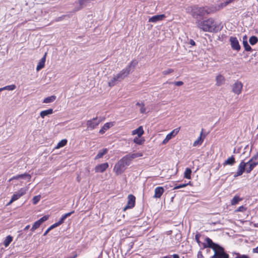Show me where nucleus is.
Masks as SVG:
<instances>
[{
	"label": "nucleus",
	"instance_id": "obj_28",
	"mask_svg": "<svg viewBox=\"0 0 258 258\" xmlns=\"http://www.w3.org/2000/svg\"><path fill=\"white\" fill-rule=\"evenodd\" d=\"M74 212H75L74 211H72L71 212H69V213H66V214L63 215L61 216V217L60 218V219H59V220L58 221V222L60 224V225L64 222V220L66 219L67 218L70 216L72 214L74 213Z\"/></svg>",
	"mask_w": 258,
	"mask_h": 258
},
{
	"label": "nucleus",
	"instance_id": "obj_15",
	"mask_svg": "<svg viewBox=\"0 0 258 258\" xmlns=\"http://www.w3.org/2000/svg\"><path fill=\"white\" fill-rule=\"evenodd\" d=\"M179 131V128H177L173 130L170 133L167 135L165 138L162 142V144H166L172 137L175 136Z\"/></svg>",
	"mask_w": 258,
	"mask_h": 258
},
{
	"label": "nucleus",
	"instance_id": "obj_32",
	"mask_svg": "<svg viewBox=\"0 0 258 258\" xmlns=\"http://www.w3.org/2000/svg\"><path fill=\"white\" fill-rule=\"evenodd\" d=\"M191 170L189 168H186L184 173V178L186 179H190L191 178Z\"/></svg>",
	"mask_w": 258,
	"mask_h": 258
},
{
	"label": "nucleus",
	"instance_id": "obj_63",
	"mask_svg": "<svg viewBox=\"0 0 258 258\" xmlns=\"http://www.w3.org/2000/svg\"><path fill=\"white\" fill-rule=\"evenodd\" d=\"M14 201H12V199H11V200L10 201V202L7 204V206H9L12 203H13Z\"/></svg>",
	"mask_w": 258,
	"mask_h": 258
},
{
	"label": "nucleus",
	"instance_id": "obj_11",
	"mask_svg": "<svg viewBox=\"0 0 258 258\" xmlns=\"http://www.w3.org/2000/svg\"><path fill=\"white\" fill-rule=\"evenodd\" d=\"M231 48L237 51L240 49V45H239L237 38L235 37H230L229 39Z\"/></svg>",
	"mask_w": 258,
	"mask_h": 258
},
{
	"label": "nucleus",
	"instance_id": "obj_30",
	"mask_svg": "<svg viewBox=\"0 0 258 258\" xmlns=\"http://www.w3.org/2000/svg\"><path fill=\"white\" fill-rule=\"evenodd\" d=\"M13 240V237L11 235L7 236L4 241V245L5 247L8 246Z\"/></svg>",
	"mask_w": 258,
	"mask_h": 258
},
{
	"label": "nucleus",
	"instance_id": "obj_10",
	"mask_svg": "<svg viewBox=\"0 0 258 258\" xmlns=\"http://www.w3.org/2000/svg\"><path fill=\"white\" fill-rule=\"evenodd\" d=\"M28 188L26 187L21 188L20 190H19L17 192H16L12 197V201H15L18 200L20 197L24 195L26 191H27Z\"/></svg>",
	"mask_w": 258,
	"mask_h": 258
},
{
	"label": "nucleus",
	"instance_id": "obj_6",
	"mask_svg": "<svg viewBox=\"0 0 258 258\" xmlns=\"http://www.w3.org/2000/svg\"><path fill=\"white\" fill-rule=\"evenodd\" d=\"M132 70H130V67H126L125 68L122 70L118 74L115 75L117 79L120 82L127 77L131 73Z\"/></svg>",
	"mask_w": 258,
	"mask_h": 258
},
{
	"label": "nucleus",
	"instance_id": "obj_18",
	"mask_svg": "<svg viewBox=\"0 0 258 258\" xmlns=\"http://www.w3.org/2000/svg\"><path fill=\"white\" fill-rule=\"evenodd\" d=\"M164 192V189L162 186H158L155 189V194L153 196L154 198H160Z\"/></svg>",
	"mask_w": 258,
	"mask_h": 258
},
{
	"label": "nucleus",
	"instance_id": "obj_42",
	"mask_svg": "<svg viewBox=\"0 0 258 258\" xmlns=\"http://www.w3.org/2000/svg\"><path fill=\"white\" fill-rule=\"evenodd\" d=\"M41 196L40 195L34 196L33 198V203L34 205L37 204L40 200Z\"/></svg>",
	"mask_w": 258,
	"mask_h": 258
},
{
	"label": "nucleus",
	"instance_id": "obj_16",
	"mask_svg": "<svg viewBox=\"0 0 258 258\" xmlns=\"http://www.w3.org/2000/svg\"><path fill=\"white\" fill-rule=\"evenodd\" d=\"M108 163L107 162L98 164L95 167V171L96 172L102 173L108 168Z\"/></svg>",
	"mask_w": 258,
	"mask_h": 258
},
{
	"label": "nucleus",
	"instance_id": "obj_34",
	"mask_svg": "<svg viewBox=\"0 0 258 258\" xmlns=\"http://www.w3.org/2000/svg\"><path fill=\"white\" fill-rule=\"evenodd\" d=\"M88 2V0H79V7L76 9V11H78L86 6V4Z\"/></svg>",
	"mask_w": 258,
	"mask_h": 258
},
{
	"label": "nucleus",
	"instance_id": "obj_19",
	"mask_svg": "<svg viewBox=\"0 0 258 258\" xmlns=\"http://www.w3.org/2000/svg\"><path fill=\"white\" fill-rule=\"evenodd\" d=\"M46 53H45L44 56L40 59L39 60L37 67H36V70L37 71H39L41 69H42L43 68H44L45 65V62L46 60Z\"/></svg>",
	"mask_w": 258,
	"mask_h": 258
},
{
	"label": "nucleus",
	"instance_id": "obj_22",
	"mask_svg": "<svg viewBox=\"0 0 258 258\" xmlns=\"http://www.w3.org/2000/svg\"><path fill=\"white\" fill-rule=\"evenodd\" d=\"M144 130L142 126H139L137 129L132 131V135H137L139 137H141L144 134Z\"/></svg>",
	"mask_w": 258,
	"mask_h": 258
},
{
	"label": "nucleus",
	"instance_id": "obj_62",
	"mask_svg": "<svg viewBox=\"0 0 258 258\" xmlns=\"http://www.w3.org/2000/svg\"><path fill=\"white\" fill-rule=\"evenodd\" d=\"M173 258H179V256L177 254H174L172 255Z\"/></svg>",
	"mask_w": 258,
	"mask_h": 258
},
{
	"label": "nucleus",
	"instance_id": "obj_3",
	"mask_svg": "<svg viewBox=\"0 0 258 258\" xmlns=\"http://www.w3.org/2000/svg\"><path fill=\"white\" fill-rule=\"evenodd\" d=\"M197 23L198 27L205 32H217L220 30L217 24L212 18Z\"/></svg>",
	"mask_w": 258,
	"mask_h": 258
},
{
	"label": "nucleus",
	"instance_id": "obj_53",
	"mask_svg": "<svg viewBox=\"0 0 258 258\" xmlns=\"http://www.w3.org/2000/svg\"><path fill=\"white\" fill-rule=\"evenodd\" d=\"M230 4V2L228 0L226 1L224 3H222L221 4V7L223 8L224 7H226L227 5Z\"/></svg>",
	"mask_w": 258,
	"mask_h": 258
},
{
	"label": "nucleus",
	"instance_id": "obj_33",
	"mask_svg": "<svg viewBox=\"0 0 258 258\" xmlns=\"http://www.w3.org/2000/svg\"><path fill=\"white\" fill-rule=\"evenodd\" d=\"M249 42L251 45H253L257 43L258 38L255 36H252L249 38Z\"/></svg>",
	"mask_w": 258,
	"mask_h": 258
},
{
	"label": "nucleus",
	"instance_id": "obj_1",
	"mask_svg": "<svg viewBox=\"0 0 258 258\" xmlns=\"http://www.w3.org/2000/svg\"><path fill=\"white\" fill-rule=\"evenodd\" d=\"M141 153H130L123 156L115 165L113 171L116 175L122 173L125 170L126 167L130 165L132 161L136 158L142 156Z\"/></svg>",
	"mask_w": 258,
	"mask_h": 258
},
{
	"label": "nucleus",
	"instance_id": "obj_23",
	"mask_svg": "<svg viewBox=\"0 0 258 258\" xmlns=\"http://www.w3.org/2000/svg\"><path fill=\"white\" fill-rule=\"evenodd\" d=\"M53 110L52 109L50 108L47 110H43L40 112V115L42 118H44L45 116H48L50 114L53 113Z\"/></svg>",
	"mask_w": 258,
	"mask_h": 258
},
{
	"label": "nucleus",
	"instance_id": "obj_51",
	"mask_svg": "<svg viewBox=\"0 0 258 258\" xmlns=\"http://www.w3.org/2000/svg\"><path fill=\"white\" fill-rule=\"evenodd\" d=\"M246 208L244 207L243 206H240L237 210H236V212H243L245 211Z\"/></svg>",
	"mask_w": 258,
	"mask_h": 258
},
{
	"label": "nucleus",
	"instance_id": "obj_7",
	"mask_svg": "<svg viewBox=\"0 0 258 258\" xmlns=\"http://www.w3.org/2000/svg\"><path fill=\"white\" fill-rule=\"evenodd\" d=\"M132 70H130V67H126L125 68L122 70L118 74L115 75L117 79L120 82L127 77L131 73Z\"/></svg>",
	"mask_w": 258,
	"mask_h": 258
},
{
	"label": "nucleus",
	"instance_id": "obj_49",
	"mask_svg": "<svg viewBox=\"0 0 258 258\" xmlns=\"http://www.w3.org/2000/svg\"><path fill=\"white\" fill-rule=\"evenodd\" d=\"M174 70L172 69H169L167 70H164V71H163L162 72V74L164 75H167L169 74H170L172 72H173Z\"/></svg>",
	"mask_w": 258,
	"mask_h": 258
},
{
	"label": "nucleus",
	"instance_id": "obj_14",
	"mask_svg": "<svg viewBox=\"0 0 258 258\" xmlns=\"http://www.w3.org/2000/svg\"><path fill=\"white\" fill-rule=\"evenodd\" d=\"M205 241L207 243V247L212 248L214 251L221 246L219 244L213 242L212 239L209 237H206Z\"/></svg>",
	"mask_w": 258,
	"mask_h": 258
},
{
	"label": "nucleus",
	"instance_id": "obj_44",
	"mask_svg": "<svg viewBox=\"0 0 258 258\" xmlns=\"http://www.w3.org/2000/svg\"><path fill=\"white\" fill-rule=\"evenodd\" d=\"M235 254H236V257L235 258H250L249 256L246 254H241L239 253H234Z\"/></svg>",
	"mask_w": 258,
	"mask_h": 258
},
{
	"label": "nucleus",
	"instance_id": "obj_61",
	"mask_svg": "<svg viewBox=\"0 0 258 258\" xmlns=\"http://www.w3.org/2000/svg\"><path fill=\"white\" fill-rule=\"evenodd\" d=\"M144 104L143 102H141V103H140V102H137V104H136V105H138V106H140V107H141V106H143Z\"/></svg>",
	"mask_w": 258,
	"mask_h": 258
},
{
	"label": "nucleus",
	"instance_id": "obj_5",
	"mask_svg": "<svg viewBox=\"0 0 258 258\" xmlns=\"http://www.w3.org/2000/svg\"><path fill=\"white\" fill-rule=\"evenodd\" d=\"M211 258H229V256L225 251L224 249L220 246L214 251V255Z\"/></svg>",
	"mask_w": 258,
	"mask_h": 258
},
{
	"label": "nucleus",
	"instance_id": "obj_40",
	"mask_svg": "<svg viewBox=\"0 0 258 258\" xmlns=\"http://www.w3.org/2000/svg\"><path fill=\"white\" fill-rule=\"evenodd\" d=\"M41 225V224L40 223V222L37 220V221H36L33 225L31 229V230L32 231H34V230H35L36 229H37L38 228H39L40 227V226Z\"/></svg>",
	"mask_w": 258,
	"mask_h": 258
},
{
	"label": "nucleus",
	"instance_id": "obj_43",
	"mask_svg": "<svg viewBox=\"0 0 258 258\" xmlns=\"http://www.w3.org/2000/svg\"><path fill=\"white\" fill-rule=\"evenodd\" d=\"M67 143V140H62L60 142H59L57 145V148H60L64 146Z\"/></svg>",
	"mask_w": 258,
	"mask_h": 258
},
{
	"label": "nucleus",
	"instance_id": "obj_39",
	"mask_svg": "<svg viewBox=\"0 0 258 258\" xmlns=\"http://www.w3.org/2000/svg\"><path fill=\"white\" fill-rule=\"evenodd\" d=\"M19 179H28V180H30L31 178V176L27 173H25L24 174H19Z\"/></svg>",
	"mask_w": 258,
	"mask_h": 258
},
{
	"label": "nucleus",
	"instance_id": "obj_35",
	"mask_svg": "<svg viewBox=\"0 0 258 258\" xmlns=\"http://www.w3.org/2000/svg\"><path fill=\"white\" fill-rule=\"evenodd\" d=\"M243 47H244L245 51H252V49L251 47L249 46V45L248 44L247 40L243 41Z\"/></svg>",
	"mask_w": 258,
	"mask_h": 258
},
{
	"label": "nucleus",
	"instance_id": "obj_46",
	"mask_svg": "<svg viewBox=\"0 0 258 258\" xmlns=\"http://www.w3.org/2000/svg\"><path fill=\"white\" fill-rule=\"evenodd\" d=\"M249 161L257 165L258 164V156H253Z\"/></svg>",
	"mask_w": 258,
	"mask_h": 258
},
{
	"label": "nucleus",
	"instance_id": "obj_2",
	"mask_svg": "<svg viewBox=\"0 0 258 258\" xmlns=\"http://www.w3.org/2000/svg\"><path fill=\"white\" fill-rule=\"evenodd\" d=\"M185 11L187 13L190 14L194 18L197 19L198 22H199V19L205 15L209 14L210 13L208 8L198 7L196 5L187 7L186 8Z\"/></svg>",
	"mask_w": 258,
	"mask_h": 258
},
{
	"label": "nucleus",
	"instance_id": "obj_58",
	"mask_svg": "<svg viewBox=\"0 0 258 258\" xmlns=\"http://www.w3.org/2000/svg\"><path fill=\"white\" fill-rule=\"evenodd\" d=\"M189 44L192 46H194L196 45V43H195V41L192 39H190L189 41Z\"/></svg>",
	"mask_w": 258,
	"mask_h": 258
},
{
	"label": "nucleus",
	"instance_id": "obj_57",
	"mask_svg": "<svg viewBox=\"0 0 258 258\" xmlns=\"http://www.w3.org/2000/svg\"><path fill=\"white\" fill-rule=\"evenodd\" d=\"M198 258H204L202 252L201 251H199L197 254Z\"/></svg>",
	"mask_w": 258,
	"mask_h": 258
},
{
	"label": "nucleus",
	"instance_id": "obj_55",
	"mask_svg": "<svg viewBox=\"0 0 258 258\" xmlns=\"http://www.w3.org/2000/svg\"><path fill=\"white\" fill-rule=\"evenodd\" d=\"M146 108L145 107V105L144 104L143 106H141L140 108V112L141 113H144L146 112Z\"/></svg>",
	"mask_w": 258,
	"mask_h": 258
},
{
	"label": "nucleus",
	"instance_id": "obj_52",
	"mask_svg": "<svg viewBox=\"0 0 258 258\" xmlns=\"http://www.w3.org/2000/svg\"><path fill=\"white\" fill-rule=\"evenodd\" d=\"M60 225V224L58 221V222L55 223L54 224H52V225H51L48 228L51 230L53 228H55Z\"/></svg>",
	"mask_w": 258,
	"mask_h": 258
},
{
	"label": "nucleus",
	"instance_id": "obj_12",
	"mask_svg": "<svg viewBox=\"0 0 258 258\" xmlns=\"http://www.w3.org/2000/svg\"><path fill=\"white\" fill-rule=\"evenodd\" d=\"M246 171V164L244 161H242L239 164L237 171L234 175V177L241 175Z\"/></svg>",
	"mask_w": 258,
	"mask_h": 258
},
{
	"label": "nucleus",
	"instance_id": "obj_26",
	"mask_svg": "<svg viewBox=\"0 0 258 258\" xmlns=\"http://www.w3.org/2000/svg\"><path fill=\"white\" fill-rule=\"evenodd\" d=\"M235 163V158H234L233 156H232L231 157L228 158L226 160L224 161L223 163V165L224 166L229 165H233Z\"/></svg>",
	"mask_w": 258,
	"mask_h": 258
},
{
	"label": "nucleus",
	"instance_id": "obj_17",
	"mask_svg": "<svg viewBox=\"0 0 258 258\" xmlns=\"http://www.w3.org/2000/svg\"><path fill=\"white\" fill-rule=\"evenodd\" d=\"M165 18L164 14L157 15L153 16L149 19V22L156 23L158 21L163 20Z\"/></svg>",
	"mask_w": 258,
	"mask_h": 258
},
{
	"label": "nucleus",
	"instance_id": "obj_29",
	"mask_svg": "<svg viewBox=\"0 0 258 258\" xmlns=\"http://www.w3.org/2000/svg\"><path fill=\"white\" fill-rule=\"evenodd\" d=\"M119 82L117 79V77L115 75H114L112 78H111L108 82V85L110 87H112L117 84Z\"/></svg>",
	"mask_w": 258,
	"mask_h": 258
},
{
	"label": "nucleus",
	"instance_id": "obj_60",
	"mask_svg": "<svg viewBox=\"0 0 258 258\" xmlns=\"http://www.w3.org/2000/svg\"><path fill=\"white\" fill-rule=\"evenodd\" d=\"M50 230L48 228L45 232L44 233H43V236H45L47 235V234L49 232Z\"/></svg>",
	"mask_w": 258,
	"mask_h": 258
},
{
	"label": "nucleus",
	"instance_id": "obj_8",
	"mask_svg": "<svg viewBox=\"0 0 258 258\" xmlns=\"http://www.w3.org/2000/svg\"><path fill=\"white\" fill-rule=\"evenodd\" d=\"M132 70H130V67H126L125 68L122 70L118 74L115 75L117 79L120 82L127 77L131 73Z\"/></svg>",
	"mask_w": 258,
	"mask_h": 258
},
{
	"label": "nucleus",
	"instance_id": "obj_38",
	"mask_svg": "<svg viewBox=\"0 0 258 258\" xmlns=\"http://www.w3.org/2000/svg\"><path fill=\"white\" fill-rule=\"evenodd\" d=\"M138 64V61L136 60L132 61L130 64L128 65L127 67H130V70H132V72L134 71V68Z\"/></svg>",
	"mask_w": 258,
	"mask_h": 258
},
{
	"label": "nucleus",
	"instance_id": "obj_37",
	"mask_svg": "<svg viewBox=\"0 0 258 258\" xmlns=\"http://www.w3.org/2000/svg\"><path fill=\"white\" fill-rule=\"evenodd\" d=\"M140 138V137H139L135 138L134 139V142L138 145H141L144 143L145 140Z\"/></svg>",
	"mask_w": 258,
	"mask_h": 258
},
{
	"label": "nucleus",
	"instance_id": "obj_59",
	"mask_svg": "<svg viewBox=\"0 0 258 258\" xmlns=\"http://www.w3.org/2000/svg\"><path fill=\"white\" fill-rule=\"evenodd\" d=\"M252 252L253 253H258V246L256 247L253 248Z\"/></svg>",
	"mask_w": 258,
	"mask_h": 258
},
{
	"label": "nucleus",
	"instance_id": "obj_41",
	"mask_svg": "<svg viewBox=\"0 0 258 258\" xmlns=\"http://www.w3.org/2000/svg\"><path fill=\"white\" fill-rule=\"evenodd\" d=\"M16 88L15 85H11L4 87V90L13 91Z\"/></svg>",
	"mask_w": 258,
	"mask_h": 258
},
{
	"label": "nucleus",
	"instance_id": "obj_64",
	"mask_svg": "<svg viewBox=\"0 0 258 258\" xmlns=\"http://www.w3.org/2000/svg\"><path fill=\"white\" fill-rule=\"evenodd\" d=\"M30 228V225H27L24 229V230H28Z\"/></svg>",
	"mask_w": 258,
	"mask_h": 258
},
{
	"label": "nucleus",
	"instance_id": "obj_47",
	"mask_svg": "<svg viewBox=\"0 0 258 258\" xmlns=\"http://www.w3.org/2000/svg\"><path fill=\"white\" fill-rule=\"evenodd\" d=\"M49 216L48 215H45L41 218L38 221L42 224V223L46 221L48 219Z\"/></svg>",
	"mask_w": 258,
	"mask_h": 258
},
{
	"label": "nucleus",
	"instance_id": "obj_27",
	"mask_svg": "<svg viewBox=\"0 0 258 258\" xmlns=\"http://www.w3.org/2000/svg\"><path fill=\"white\" fill-rule=\"evenodd\" d=\"M108 152V149L106 148L103 149L101 150H100L97 155L95 157V159L97 160L99 158H101L103 157V156L106 154Z\"/></svg>",
	"mask_w": 258,
	"mask_h": 258
},
{
	"label": "nucleus",
	"instance_id": "obj_31",
	"mask_svg": "<svg viewBox=\"0 0 258 258\" xmlns=\"http://www.w3.org/2000/svg\"><path fill=\"white\" fill-rule=\"evenodd\" d=\"M56 99V96L54 95H52L51 96L47 97L45 98L43 102L44 103H50L53 102Z\"/></svg>",
	"mask_w": 258,
	"mask_h": 258
},
{
	"label": "nucleus",
	"instance_id": "obj_50",
	"mask_svg": "<svg viewBox=\"0 0 258 258\" xmlns=\"http://www.w3.org/2000/svg\"><path fill=\"white\" fill-rule=\"evenodd\" d=\"M166 83H168V82H167ZM169 84H174L176 86H180L183 84V82L182 81H177L172 83L169 82Z\"/></svg>",
	"mask_w": 258,
	"mask_h": 258
},
{
	"label": "nucleus",
	"instance_id": "obj_25",
	"mask_svg": "<svg viewBox=\"0 0 258 258\" xmlns=\"http://www.w3.org/2000/svg\"><path fill=\"white\" fill-rule=\"evenodd\" d=\"M216 85L218 86H220L223 84L225 82V79L223 76L221 75H219L217 76L216 78Z\"/></svg>",
	"mask_w": 258,
	"mask_h": 258
},
{
	"label": "nucleus",
	"instance_id": "obj_36",
	"mask_svg": "<svg viewBox=\"0 0 258 258\" xmlns=\"http://www.w3.org/2000/svg\"><path fill=\"white\" fill-rule=\"evenodd\" d=\"M241 200V199H240L239 197L236 196H234V198L231 200V204L232 205H235Z\"/></svg>",
	"mask_w": 258,
	"mask_h": 258
},
{
	"label": "nucleus",
	"instance_id": "obj_21",
	"mask_svg": "<svg viewBox=\"0 0 258 258\" xmlns=\"http://www.w3.org/2000/svg\"><path fill=\"white\" fill-rule=\"evenodd\" d=\"M113 122H107L105 123L102 128L99 131V133L101 134H103L106 131L109 129L110 127L113 126Z\"/></svg>",
	"mask_w": 258,
	"mask_h": 258
},
{
	"label": "nucleus",
	"instance_id": "obj_24",
	"mask_svg": "<svg viewBox=\"0 0 258 258\" xmlns=\"http://www.w3.org/2000/svg\"><path fill=\"white\" fill-rule=\"evenodd\" d=\"M203 130H202V132H201L200 137L194 142L193 143V146L196 147L199 145H202V143L203 142V139L202 138V136L203 135Z\"/></svg>",
	"mask_w": 258,
	"mask_h": 258
},
{
	"label": "nucleus",
	"instance_id": "obj_13",
	"mask_svg": "<svg viewBox=\"0 0 258 258\" xmlns=\"http://www.w3.org/2000/svg\"><path fill=\"white\" fill-rule=\"evenodd\" d=\"M243 84L241 82L236 81L232 86V91L236 94L239 95L241 92Z\"/></svg>",
	"mask_w": 258,
	"mask_h": 258
},
{
	"label": "nucleus",
	"instance_id": "obj_20",
	"mask_svg": "<svg viewBox=\"0 0 258 258\" xmlns=\"http://www.w3.org/2000/svg\"><path fill=\"white\" fill-rule=\"evenodd\" d=\"M246 164V172L247 173H250L251 170L254 168V167L256 165L255 163H253V162L248 161L247 162H245Z\"/></svg>",
	"mask_w": 258,
	"mask_h": 258
},
{
	"label": "nucleus",
	"instance_id": "obj_4",
	"mask_svg": "<svg viewBox=\"0 0 258 258\" xmlns=\"http://www.w3.org/2000/svg\"><path fill=\"white\" fill-rule=\"evenodd\" d=\"M103 120V119L101 117H94L92 119L88 120L86 122L87 129L89 130H94Z\"/></svg>",
	"mask_w": 258,
	"mask_h": 258
},
{
	"label": "nucleus",
	"instance_id": "obj_54",
	"mask_svg": "<svg viewBox=\"0 0 258 258\" xmlns=\"http://www.w3.org/2000/svg\"><path fill=\"white\" fill-rule=\"evenodd\" d=\"M206 242H205L204 243H201V250H203L206 248H208L207 246V244H206Z\"/></svg>",
	"mask_w": 258,
	"mask_h": 258
},
{
	"label": "nucleus",
	"instance_id": "obj_45",
	"mask_svg": "<svg viewBox=\"0 0 258 258\" xmlns=\"http://www.w3.org/2000/svg\"><path fill=\"white\" fill-rule=\"evenodd\" d=\"M200 236L201 235L199 233H197L195 236V240L200 246H201V243H202V242L200 240Z\"/></svg>",
	"mask_w": 258,
	"mask_h": 258
},
{
	"label": "nucleus",
	"instance_id": "obj_56",
	"mask_svg": "<svg viewBox=\"0 0 258 258\" xmlns=\"http://www.w3.org/2000/svg\"><path fill=\"white\" fill-rule=\"evenodd\" d=\"M14 179H16V180H18L19 179V175H17L16 176H13L12 178H11L9 180V182H10Z\"/></svg>",
	"mask_w": 258,
	"mask_h": 258
},
{
	"label": "nucleus",
	"instance_id": "obj_9",
	"mask_svg": "<svg viewBox=\"0 0 258 258\" xmlns=\"http://www.w3.org/2000/svg\"><path fill=\"white\" fill-rule=\"evenodd\" d=\"M135 200L136 198L134 195H129L127 197V205L123 208V211L134 208L135 205Z\"/></svg>",
	"mask_w": 258,
	"mask_h": 258
},
{
	"label": "nucleus",
	"instance_id": "obj_48",
	"mask_svg": "<svg viewBox=\"0 0 258 258\" xmlns=\"http://www.w3.org/2000/svg\"><path fill=\"white\" fill-rule=\"evenodd\" d=\"M190 181L187 183H183V184H180L177 186H176L174 189H178L180 188H182L185 187L186 185H188L190 183Z\"/></svg>",
	"mask_w": 258,
	"mask_h": 258
}]
</instances>
